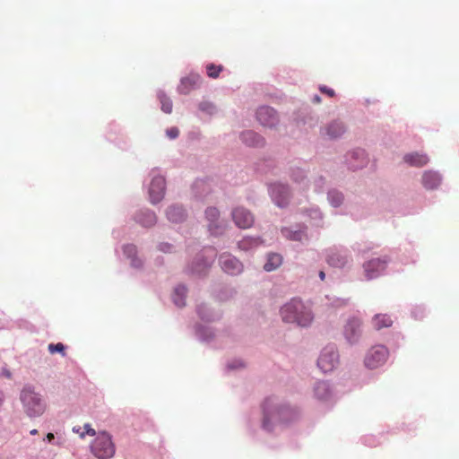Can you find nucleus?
I'll list each match as a JSON object with an SVG mask.
<instances>
[{
  "label": "nucleus",
  "mask_w": 459,
  "mask_h": 459,
  "mask_svg": "<svg viewBox=\"0 0 459 459\" xmlns=\"http://www.w3.org/2000/svg\"><path fill=\"white\" fill-rule=\"evenodd\" d=\"M282 320L306 327L311 324L314 316L311 309L297 299H291L281 309Z\"/></svg>",
  "instance_id": "nucleus-1"
},
{
  "label": "nucleus",
  "mask_w": 459,
  "mask_h": 459,
  "mask_svg": "<svg viewBox=\"0 0 459 459\" xmlns=\"http://www.w3.org/2000/svg\"><path fill=\"white\" fill-rule=\"evenodd\" d=\"M91 452L98 459L112 458L115 455L116 447L111 435L107 431L99 432L91 445Z\"/></svg>",
  "instance_id": "nucleus-2"
},
{
  "label": "nucleus",
  "mask_w": 459,
  "mask_h": 459,
  "mask_svg": "<svg viewBox=\"0 0 459 459\" xmlns=\"http://www.w3.org/2000/svg\"><path fill=\"white\" fill-rule=\"evenodd\" d=\"M21 401L29 417H39L46 409L40 395L30 387H25L21 393Z\"/></svg>",
  "instance_id": "nucleus-3"
},
{
  "label": "nucleus",
  "mask_w": 459,
  "mask_h": 459,
  "mask_svg": "<svg viewBox=\"0 0 459 459\" xmlns=\"http://www.w3.org/2000/svg\"><path fill=\"white\" fill-rule=\"evenodd\" d=\"M388 263L389 258L386 255L366 261L362 265L365 279L370 281L378 277L386 269Z\"/></svg>",
  "instance_id": "nucleus-4"
},
{
  "label": "nucleus",
  "mask_w": 459,
  "mask_h": 459,
  "mask_svg": "<svg viewBox=\"0 0 459 459\" xmlns=\"http://www.w3.org/2000/svg\"><path fill=\"white\" fill-rule=\"evenodd\" d=\"M389 355L388 350L383 345L373 346L366 354L364 363L368 368H377L382 366Z\"/></svg>",
  "instance_id": "nucleus-5"
},
{
  "label": "nucleus",
  "mask_w": 459,
  "mask_h": 459,
  "mask_svg": "<svg viewBox=\"0 0 459 459\" xmlns=\"http://www.w3.org/2000/svg\"><path fill=\"white\" fill-rule=\"evenodd\" d=\"M338 364V353L334 347H325L317 360L318 368L325 373L332 371Z\"/></svg>",
  "instance_id": "nucleus-6"
},
{
  "label": "nucleus",
  "mask_w": 459,
  "mask_h": 459,
  "mask_svg": "<svg viewBox=\"0 0 459 459\" xmlns=\"http://www.w3.org/2000/svg\"><path fill=\"white\" fill-rule=\"evenodd\" d=\"M264 420L263 427L265 429H271L270 420L279 417L286 411L285 408L278 407L275 405L273 399H266L263 405Z\"/></svg>",
  "instance_id": "nucleus-7"
},
{
  "label": "nucleus",
  "mask_w": 459,
  "mask_h": 459,
  "mask_svg": "<svg viewBox=\"0 0 459 459\" xmlns=\"http://www.w3.org/2000/svg\"><path fill=\"white\" fill-rule=\"evenodd\" d=\"M235 224L241 229L250 228L254 223L253 214L244 207H237L232 211Z\"/></svg>",
  "instance_id": "nucleus-8"
},
{
  "label": "nucleus",
  "mask_w": 459,
  "mask_h": 459,
  "mask_svg": "<svg viewBox=\"0 0 459 459\" xmlns=\"http://www.w3.org/2000/svg\"><path fill=\"white\" fill-rule=\"evenodd\" d=\"M343 334L350 343L357 342L361 334V321L356 317L349 319L344 326Z\"/></svg>",
  "instance_id": "nucleus-9"
},
{
  "label": "nucleus",
  "mask_w": 459,
  "mask_h": 459,
  "mask_svg": "<svg viewBox=\"0 0 459 459\" xmlns=\"http://www.w3.org/2000/svg\"><path fill=\"white\" fill-rule=\"evenodd\" d=\"M165 178L161 176L154 177L152 179L149 194L152 204L159 203L164 196Z\"/></svg>",
  "instance_id": "nucleus-10"
},
{
  "label": "nucleus",
  "mask_w": 459,
  "mask_h": 459,
  "mask_svg": "<svg viewBox=\"0 0 459 459\" xmlns=\"http://www.w3.org/2000/svg\"><path fill=\"white\" fill-rule=\"evenodd\" d=\"M256 118L264 126L273 127L278 122L276 112L270 107H261L256 112Z\"/></svg>",
  "instance_id": "nucleus-11"
},
{
  "label": "nucleus",
  "mask_w": 459,
  "mask_h": 459,
  "mask_svg": "<svg viewBox=\"0 0 459 459\" xmlns=\"http://www.w3.org/2000/svg\"><path fill=\"white\" fill-rule=\"evenodd\" d=\"M206 219L209 221L208 230L212 235H220L223 232V226L219 222L220 212L218 209L210 207L205 211Z\"/></svg>",
  "instance_id": "nucleus-12"
},
{
  "label": "nucleus",
  "mask_w": 459,
  "mask_h": 459,
  "mask_svg": "<svg viewBox=\"0 0 459 459\" xmlns=\"http://www.w3.org/2000/svg\"><path fill=\"white\" fill-rule=\"evenodd\" d=\"M222 270L229 274H238L242 271V264L230 255H223L220 257Z\"/></svg>",
  "instance_id": "nucleus-13"
},
{
  "label": "nucleus",
  "mask_w": 459,
  "mask_h": 459,
  "mask_svg": "<svg viewBox=\"0 0 459 459\" xmlns=\"http://www.w3.org/2000/svg\"><path fill=\"white\" fill-rule=\"evenodd\" d=\"M203 80L199 74H190L181 80L179 92L188 94L192 90L198 88Z\"/></svg>",
  "instance_id": "nucleus-14"
},
{
  "label": "nucleus",
  "mask_w": 459,
  "mask_h": 459,
  "mask_svg": "<svg viewBox=\"0 0 459 459\" xmlns=\"http://www.w3.org/2000/svg\"><path fill=\"white\" fill-rule=\"evenodd\" d=\"M272 195L277 205L280 207H283L288 203L289 188L284 185H274L272 187Z\"/></svg>",
  "instance_id": "nucleus-15"
},
{
  "label": "nucleus",
  "mask_w": 459,
  "mask_h": 459,
  "mask_svg": "<svg viewBox=\"0 0 459 459\" xmlns=\"http://www.w3.org/2000/svg\"><path fill=\"white\" fill-rule=\"evenodd\" d=\"M441 183V178L437 172L425 171L422 175V185L426 189L437 188Z\"/></svg>",
  "instance_id": "nucleus-16"
},
{
  "label": "nucleus",
  "mask_w": 459,
  "mask_h": 459,
  "mask_svg": "<svg viewBox=\"0 0 459 459\" xmlns=\"http://www.w3.org/2000/svg\"><path fill=\"white\" fill-rule=\"evenodd\" d=\"M348 255L340 252H332L327 256V263L333 267L342 268L348 264Z\"/></svg>",
  "instance_id": "nucleus-17"
},
{
  "label": "nucleus",
  "mask_w": 459,
  "mask_h": 459,
  "mask_svg": "<svg viewBox=\"0 0 459 459\" xmlns=\"http://www.w3.org/2000/svg\"><path fill=\"white\" fill-rule=\"evenodd\" d=\"M403 160L410 165L416 167H422L429 162V158L427 155L418 152L406 154Z\"/></svg>",
  "instance_id": "nucleus-18"
},
{
  "label": "nucleus",
  "mask_w": 459,
  "mask_h": 459,
  "mask_svg": "<svg viewBox=\"0 0 459 459\" xmlns=\"http://www.w3.org/2000/svg\"><path fill=\"white\" fill-rule=\"evenodd\" d=\"M242 141L249 146H261L264 144V139L253 131H247L241 134Z\"/></svg>",
  "instance_id": "nucleus-19"
},
{
  "label": "nucleus",
  "mask_w": 459,
  "mask_h": 459,
  "mask_svg": "<svg viewBox=\"0 0 459 459\" xmlns=\"http://www.w3.org/2000/svg\"><path fill=\"white\" fill-rule=\"evenodd\" d=\"M351 158L354 160V161H350V166L352 169L362 168L367 163L366 154L363 150L352 152L351 153Z\"/></svg>",
  "instance_id": "nucleus-20"
},
{
  "label": "nucleus",
  "mask_w": 459,
  "mask_h": 459,
  "mask_svg": "<svg viewBox=\"0 0 459 459\" xmlns=\"http://www.w3.org/2000/svg\"><path fill=\"white\" fill-rule=\"evenodd\" d=\"M315 395L318 400L325 401L331 395L329 385L326 382H317L314 388Z\"/></svg>",
  "instance_id": "nucleus-21"
},
{
  "label": "nucleus",
  "mask_w": 459,
  "mask_h": 459,
  "mask_svg": "<svg viewBox=\"0 0 459 459\" xmlns=\"http://www.w3.org/2000/svg\"><path fill=\"white\" fill-rule=\"evenodd\" d=\"M392 324V319L385 314H377L372 319L373 327L377 330H380L384 327H389Z\"/></svg>",
  "instance_id": "nucleus-22"
},
{
  "label": "nucleus",
  "mask_w": 459,
  "mask_h": 459,
  "mask_svg": "<svg viewBox=\"0 0 459 459\" xmlns=\"http://www.w3.org/2000/svg\"><path fill=\"white\" fill-rule=\"evenodd\" d=\"M282 263V257L279 254H269L267 256V261L264 265V269L267 272L273 271L277 269Z\"/></svg>",
  "instance_id": "nucleus-23"
},
{
  "label": "nucleus",
  "mask_w": 459,
  "mask_h": 459,
  "mask_svg": "<svg viewBox=\"0 0 459 459\" xmlns=\"http://www.w3.org/2000/svg\"><path fill=\"white\" fill-rule=\"evenodd\" d=\"M167 217L171 222L178 223L185 219V212L179 206H171L167 211Z\"/></svg>",
  "instance_id": "nucleus-24"
},
{
  "label": "nucleus",
  "mask_w": 459,
  "mask_h": 459,
  "mask_svg": "<svg viewBox=\"0 0 459 459\" xmlns=\"http://www.w3.org/2000/svg\"><path fill=\"white\" fill-rule=\"evenodd\" d=\"M137 221L144 227H151L156 223V215L151 211L142 212L137 215Z\"/></svg>",
  "instance_id": "nucleus-25"
},
{
  "label": "nucleus",
  "mask_w": 459,
  "mask_h": 459,
  "mask_svg": "<svg viewBox=\"0 0 459 459\" xmlns=\"http://www.w3.org/2000/svg\"><path fill=\"white\" fill-rule=\"evenodd\" d=\"M281 233L285 238L292 241H302L304 238H307L304 230H291L288 228H284L281 230Z\"/></svg>",
  "instance_id": "nucleus-26"
},
{
  "label": "nucleus",
  "mask_w": 459,
  "mask_h": 459,
  "mask_svg": "<svg viewBox=\"0 0 459 459\" xmlns=\"http://www.w3.org/2000/svg\"><path fill=\"white\" fill-rule=\"evenodd\" d=\"M186 294V288L183 285L178 286L173 294V301L178 307L185 306V298Z\"/></svg>",
  "instance_id": "nucleus-27"
},
{
  "label": "nucleus",
  "mask_w": 459,
  "mask_h": 459,
  "mask_svg": "<svg viewBox=\"0 0 459 459\" xmlns=\"http://www.w3.org/2000/svg\"><path fill=\"white\" fill-rule=\"evenodd\" d=\"M344 132V126L341 122H333L326 128V133L331 138L341 136Z\"/></svg>",
  "instance_id": "nucleus-28"
},
{
  "label": "nucleus",
  "mask_w": 459,
  "mask_h": 459,
  "mask_svg": "<svg viewBox=\"0 0 459 459\" xmlns=\"http://www.w3.org/2000/svg\"><path fill=\"white\" fill-rule=\"evenodd\" d=\"M73 431L78 434L82 439H83L86 435L91 437L97 435L96 430L89 423L84 424L82 429L80 426H75L73 428Z\"/></svg>",
  "instance_id": "nucleus-29"
},
{
  "label": "nucleus",
  "mask_w": 459,
  "mask_h": 459,
  "mask_svg": "<svg viewBox=\"0 0 459 459\" xmlns=\"http://www.w3.org/2000/svg\"><path fill=\"white\" fill-rule=\"evenodd\" d=\"M159 100L161 104V109L167 113L169 114L172 111V101L171 100L167 97V95L164 92H159L158 94Z\"/></svg>",
  "instance_id": "nucleus-30"
},
{
  "label": "nucleus",
  "mask_w": 459,
  "mask_h": 459,
  "mask_svg": "<svg viewBox=\"0 0 459 459\" xmlns=\"http://www.w3.org/2000/svg\"><path fill=\"white\" fill-rule=\"evenodd\" d=\"M328 199L333 206L338 207L343 201V195L336 190H332L328 193Z\"/></svg>",
  "instance_id": "nucleus-31"
},
{
  "label": "nucleus",
  "mask_w": 459,
  "mask_h": 459,
  "mask_svg": "<svg viewBox=\"0 0 459 459\" xmlns=\"http://www.w3.org/2000/svg\"><path fill=\"white\" fill-rule=\"evenodd\" d=\"M222 70L223 66L221 65L209 64L206 65L207 75L213 79L218 78Z\"/></svg>",
  "instance_id": "nucleus-32"
},
{
  "label": "nucleus",
  "mask_w": 459,
  "mask_h": 459,
  "mask_svg": "<svg viewBox=\"0 0 459 459\" xmlns=\"http://www.w3.org/2000/svg\"><path fill=\"white\" fill-rule=\"evenodd\" d=\"M124 253L128 256L132 257V264L135 267H138L141 265L140 261H136V259L134 258V255L136 253V248L133 245H127L124 247Z\"/></svg>",
  "instance_id": "nucleus-33"
},
{
  "label": "nucleus",
  "mask_w": 459,
  "mask_h": 459,
  "mask_svg": "<svg viewBox=\"0 0 459 459\" xmlns=\"http://www.w3.org/2000/svg\"><path fill=\"white\" fill-rule=\"evenodd\" d=\"M65 345L61 342H58V343H50L48 345V351L51 354H54L56 352H59L62 354V356H65Z\"/></svg>",
  "instance_id": "nucleus-34"
},
{
  "label": "nucleus",
  "mask_w": 459,
  "mask_h": 459,
  "mask_svg": "<svg viewBox=\"0 0 459 459\" xmlns=\"http://www.w3.org/2000/svg\"><path fill=\"white\" fill-rule=\"evenodd\" d=\"M211 264H212V259L211 260L205 259L202 262V264H198V268L194 269V272H195L198 274L204 273L211 266Z\"/></svg>",
  "instance_id": "nucleus-35"
},
{
  "label": "nucleus",
  "mask_w": 459,
  "mask_h": 459,
  "mask_svg": "<svg viewBox=\"0 0 459 459\" xmlns=\"http://www.w3.org/2000/svg\"><path fill=\"white\" fill-rule=\"evenodd\" d=\"M200 109L203 110V111H205V112H207L209 114H212L213 111L215 110V107L212 103L202 102L200 104Z\"/></svg>",
  "instance_id": "nucleus-36"
},
{
  "label": "nucleus",
  "mask_w": 459,
  "mask_h": 459,
  "mask_svg": "<svg viewBox=\"0 0 459 459\" xmlns=\"http://www.w3.org/2000/svg\"><path fill=\"white\" fill-rule=\"evenodd\" d=\"M166 134L170 139H175L178 136L179 130L177 127H171L166 131Z\"/></svg>",
  "instance_id": "nucleus-37"
},
{
  "label": "nucleus",
  "mask_w": 459,
  "mask_h": 459,
  "mask_svg": "<svg viewBox=\"0 0 459 459\" xmlns=\"http://www.w3.org/2000/svg\"><path fill=\"white\" fill-rule=\"evenodd\" d=\"M319 91L324 93V94H326L327 96L329 97H333L335 95V92L333 89H330V88H327L326 86L323 85V86H320L319 87Z\"/></svg>",
  "instance_id": "nucleus-38"
},
{
  "label": "nucleus",
  "mask_w": 459,
  "mask_h": 459,
  "mask_svg": "<svg viewBox=\"0 0 459 459\" xmlns=\"http://www.w3.org/2000/svg\"><path fill=\"white\" fill-rule=\"evenodd\" d=\"M292 178L296 182L300 181L303 178V171L299 169H297L292 172Z\"/></svg>",
  "instance_id": "nucleus-39"
},
{
  "label": "nucleus",
  "mask_w": 459,
  "mask_h": 459,
  "mask_svg": "<svg viewBox=\"0 0 459 459\" xmlns=\"http://www.w3.org/2000/svg\"><path fill=\"white\" fill-rule=\"evenodd\" d=\"M169 247H170V246H169V245H168V244H161V245H160V250H161V251H166V248H168V249H169Z\"/></svg>",
  "instance_id": "nucleus-40"
},
{
  "label": "nucleus",
  "mask_w": 459,
  "mask_h": 459,
  "mask_svg": "<svg viewBox=\"0 0 459 459\" xmlns=\"http://www.w3.org/2000/svg\"><path fill=\"white\" fill-rule=\"evenodd\" d=\"M54 438H55V437H54V434H53V433H48V434L47 435V439H48L49 442H50V441H52Z\"/></svg>",
  "instance_id": "nucleus-41"
},
{
  "label": "nucleus",
  "mask_w": 459,
  "mask_h": 459,
  "mask_svg": "<svg viewBox=\"0 0 459 459\" xmlns=\"http://www.w3.org/2000/svg\"><path fill=\"white\" fill-rule=\"evenodd\" d=\"M313 101L315 103H319L321 101V98L319 96H315Z\"/></svg>",
  "instance_id": "nucleus-42"
},
{
  "label": "nucleus",
  "mask_w": 459,
  "mask_h": 459,
  "mask_svg": "<svg viewBox=\"0 0 459 459\" xmlns=\"http://www.w3.org/2000/svg\"><path fill=\"white\" fill-rule=\"evenodd\" d=\"M319 277H320V279H321L322 281H323V280H325V273H324L323 271H321V272L319 273Z\"/></svg>",
  "instance_id": "nucleus-43"
},
{
  "label": "nucleus",
  "mask_w": 459,
  "mask_h": 459,
  "mask_svg": "<svg viewBox=\"0 0 459 459\" xmlns=\"http://www.w3.org/2000/svg\"><path fill=\"white\" fill-rule=\"evenodd\" d=\"M30 434L31 435H36V434H38V430L37 429H32V430H30Z\"/></svg>",
  "instance_id": "nucleus-44"
},
{
  "label": "nucleus",
  "mask_w": 459,
  "mask_h": 459,
  "mask_svg": "<svg viewBox=\"0 0 459 459\" xmlns=\"http://www.w3.org/2000/svg\"><path fill=\"white\" fill-rule=\"evenodd\" d=\"M210 251H211V253H213V250H210ZM213 256H214V254H212V255H211V258H212Z\"/></svg>",
  "instance_id": "nucleus-45"
}]
</instances>
